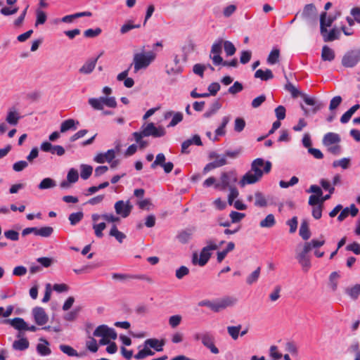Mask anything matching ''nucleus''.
Listing matches in <instances>:
<instances>
[{
  "instance_id": "obj_1",
  "label": "nucleus",
  "mask_w": 360,
  "mask_h": 360,
  "mask_svg": "<svg viewBox=\"0 0 360 360\" xmlns=\"http://www.w3.org/2000/svg\"><path fill=\"white\" fill-rule=\"evenodd\" d=\"M238 300L237 298L231 296H226L215 301H210L204 300L198 302L200 307H207L214 312H219L226 307L233 306Z\"/></svg>"
},
{
  "instance_id": "obj_2",
  "label": "nucleus",
  "mask_w": 360,
  "mask_h": 360,
  "mask_svg": "<svg viewBox=\"0 0 360 360\" xmlns=\"http://www.w3.org/2000/svg\"><path fill=\"white\" fill-rule=\"evenodd\" d=\"M155 55L152 51L147 53H137L134 55L133 63L129 65H134V72L142 69L147 68L151 62L155 59Z\"/></svg>"
},
{
  "instance_id": "obj_3",
  "label": "nucleus",
  "mask_w": 360,
  "mask_h": 360,
  "mask_svg": "<svg viewBox=\"0 0 360 360\" xmlns=\"http://www.w3.org/2000/svg\"><path fill=\"white\" fill-rule=\"evenodd\" d=\"M221 182L214 184L216 188L224 191L227 188L234 187L235 183L238 181L237 174L234 171L222 172L220 177Z\"/></svg>"
},
{
  "instance_id": "obj_4",
  "label": "nucleus",
  "mask_w": 360,
  "mask_h": 360,
  "mask_svg": "<svg viewBox=\"0 0 360 360\" xmlns=\"http://www.w3.org/2000/svg\"><path fill=\"white\" fill-rule=\"evenodd\" d=\"M271 169V163L269 161L264 162L262 158H257L251 164L252 173L261 179L264 173H269Z\"/></svg>"
},
{
  "instance_id": "obj_5",
  "label": "nucleus",
  "mask_w": 360,
  "mask_h": 360,
  "mask_svg": "<svg viewBox=\"0 0 360 360\" xmlns=\"http://www.w3.org/2000/svg\"><path fill=\"white\" fill-rule=\"evenodd\" d=\"M3 323L9 324L17 330H29L35 332L37 328L35 326H28L22 318L15 317L14 319H8L2 321Z\"/></svg>"
},
{
  "instance_id": "obj_6",
  "label": "nucleus",
  "mask_w": 360,
  "mask_h": 360,
  "mask_svg": "<svg viewBox=\"0 0 360 360\" xmlns=\"http://www.w3.org/2000/svg\"><path fill=\"white\" fill-rule=\"evenodd\" d=\"M360 61V49L347 51L342 58V65L345 68H353Z\"/></svg>"
},
{
  "instance_id": "obj_7",
  "label": "nucleus",
  "mask_w": 360,
  "mask_h": 360,
  "mask_svg": "<svg viewBox=\"0 0 360 360\" xmlns=\"http://www.w3.org/2000/svg\"><path fill=\"white\" fill-rule=\"evenodd\" d=\"M143 129V134L147 136H153L154 138L162 137L165 135L166 131L163 127H156L153 122L148 123L146 125L143 124L141 127Z\"/></svg>"
},
{
  "instance_id": "obj_8",
  "label": "nucleus",
  "mask_w": 360,
  "mask_h": 360,
  "mask_svg": "<svg viewBox=\"0 0 360 360\" xmlns=\"http://www.w3.org/2000/svg\"><path fill=\"white\" fill-rule=\"evenodd\" d=\"M223 39H218L212 46L210 58L212 59L214 65H219L223 62L221 56L222 52Z\"/></svg>"
},
{
  "instance_id": "obj_9",
  "label": "nucleus",
  "mask_w": 360,
  "mask_h": 360,
  "mask_svg": "<svg viewBox=\"0 0 360 360\" xmlns=\"http://www.w3.org/2000/svg\"><path fill=\"white\" fill-rule=\"evenodd\" d=\"M341 15V11H338L333 15L327 18V13L323 11L320 15V32H326V28L332 25L333 22Z\"/></svg>"
},
{
  "instance_id": "obj_10",
  "label": "nucleus",
  "mask_w": 360,
  "mask_h": 360,
  "mask_svg": "<svg viewBox=\"0 0 360 360\" xmlns=\"http://www.w3.org/2000/svg\"><path fill=\"white\" fill-rule=\"evenodd\" d=\"M299 12L301 18L307 22H311L316 20L317 9L314 4H306L303 10Z\"/></svg>"
},
{
  "instance_id": "obj_11",
  "label": "nucleus",
  "mask_w": 360,
  "mask_h": 360,
  "mask_svg": "<svg viewBox=\"0 0 360 360\" xmlns=\"http://www.w3.org/2000/svg\"><path fill=\"white\" fill-rule=\"evenodd\" d=\"M115 210L117 214L120 215L123 218L127 217L132 209L133 205L129 200L124 202V200H118L115 204Z\"/></svg>"
},
{
  "instance_id": "obj_12",
  "label": "nucleus",
  "mask_w": 360,
  "mask_h": 360,
  "mask_svg": "<svg viewBox=\"0 0 360 360\" xmlns=\"http://www.w3.org/2000/svg\"><path fill=\"white\" fill-rule=\"evenodd\" d=\"M309 248H303L302 250L296 255V259L304 272H307L311 266L310 257L308 256Z\"/></svg>"
},
{
  "instance_id": "obj_13",
  "label": "nucleus",
  "mask_w": 360,
  "mask_h": 360,
  "mask_svg": "<svg viewBox=\"0 0 360 360\" xmlns=\"http://www.w3.org/2000/svg\"><path fill=\"white\" fill-rule=\"evenodd\" d=\"M34 322L38 326H44L49 321V316L44 308L41 307H35L32 311Z\"/></svg>"
},
{
  "instance_id": "obj_14",
  "label": "nucleus",
  "mask_w": 360,
  "mask_h": 360,
  "mask_svg": "<svg viewBox=\"0 0 360 360\" xmlns=\"http://www.w3.org/2000/svg\"><path fill=\"white\" fill-rule=\"evenodd\" d=\"M202 344L209 349L212 354L219 353V349L214 345V337L210 332L203 333V340Z\"/></svg>"
},
{
  "instance_id": "obj_15",
  "label": "nucleus",
  "mask_w": 360,
  "mask_h": 360,
  "mask_svg": "<svg viewBox=\"0 0 360 360\" xmlns=\"http://www.w3.org/2000/svg\"><path fill=\"white\" fill-rule=\"evenodd\" d=\"M211 257V253L206 248H203L200 253V258L198 260V255L196 253L193 255L192 262L195 264H198L200 266H205L209 261Z\"/></svg>"
},
{
  "instance_id": "obj_16",
  "label": "nucleus",
  "mask_w": 360,
  "mask_h": 360,
  "mask_svg": "<svg viewBox=\"0 0 360 360\" xmlns=\"http://www.w3.org/2000/svg\"><path fill=\"white\" fill-rule=\"evenodd\" d=\"M341 141L340 136L338 134L334 132H328L326 133L323 138L322 142L323 144L328 147L333 144L340 143Z\"/></svg>"
},
{
  "instance_id": "obj_17",
  "label": "nucleus",
  "mask_w": 360,
  "mask_h": 360,
  "mask_svg": "<svg viewBox=\"0 0 360 360\" xmlns=\"http://www.w3.org/2000/svg\"><path fill=\"white\" fill-rule=\"evenodd\" d=\"M103 52L101 53L97 58L89 60L86 61L79 70V72L82 74H90L94 70L98 58L102 56Z\"/></svg>"
},
{
  "instance_id": "obj_18",
  "label": "nucleus",
  "mask_w": 360,
  "mask_h": 360,
  "mask_svg": "<svg viewBox=\"0 0 360 360\" xmlns=\"http://www.w3.org/2000/svg\"><path fill=\"white\" fill-rule=\"evenodd\" d=\"M20 119L21 116L14 108H9L6 117L7 123L11 126H16Z\"/></svg>"
},
{
  "instance_id": "obj_19",
  "label": "nucleus",
  "mask_w": 360,
  "mask_h": 360,
  "mask_svg": "<svg viewBox=\"0 0 360 360\" xmlns=\"http://www.w3.org/2000/svg\"><path fill=\"white\" fill-rule=\"evenodd\" d=\"M108 97L101 96L99 98H91L89 99V104L96 110H101L103 106L105 105L106 101Z\"/></svg>"
},
{
  "instance_id": "obj_20",
  "label": "nucleus",
  "mask_w": 360,
  "mask_h": 360,
  "mask_svg": "<svg viewBox=\"0 0 360 360\" xmlns=\"http://www.w3.org/2000/svg\"><path fill=\"white\" fill-rule=\"evenodd\" d=\"M226 164H228L227 160L224 158H220L219 160H215L214 161L207 164L203 168L202 172L204 174H205L215 168L226 165Z\"/></svg>"
},
{
  "instance_id": "obj_21",
  "label": "nucleus",
  "mask_w": 360,
  "mask_h": 360,
  "mask_svg": "<svg viewBox=\"0 0 360 360\" xmlns=\"http://www.w3.org/2000/svg\"><path fill=\"white\" fill-rule=\"evenodd\" d=\"M325 42L333 41L338 39L340 37V31L337 28H333L329 32L326 29V32H321Z\"/></svg>"
},
{
  "instance_id": "obj_22",
  "label": "nucleus",
  "mask_w": 360,
  "mask_h": 360,
  "mask_svg": "<svg viewBox=\"0 0 360 360\" xmlns=\"http://www.w3.org/2000/svg\"><path fill=\"white\" fill-rule=\"evenodd\" d=\"M261 179L257 177L255 174L252 173V171L248 172L241 179L239 184L241 187L245 186L246 184H253L259 181Z\"/></svg>"
},
{
  "instance_id": "obj_23",
  "label": "nucleus",
  "mask_w": 360,
  "mask_h": 360,
  "mask_svg": "<svg viewBox=\"0 0 360 360\" xmlns=\"http://www.w3.org/2000/svg\"><path fill=\"white\" fill-rule=\"evenodd\" d=\"M164 345V340L160 341L155 338L147 339L144 342L145 346H149V347L154 349L157 352H162L163 350Z\"/></svg>"
},
{
  "instance_id": "obj_24",
  "label": "nucleus",
  "mask_w": 360,
  "mask_h": 360,
  "mask_svg": "<svg viewBox=\"0 0 360 360\" xmlns=\"http://www.w3.org/2000/svg\"><path fill=\"white\" fill-rule=\"evenodd\" d=\"M345 293L352 300H356L360 295V284H356L353 286H349L345 288Z\"/></svg>"
},
{
  "instance_id": "obj_25",
  "label": "nucleus",
  "mask_w": 360,
  "mask_h": 360,
  "mask_svg": "<svg viewBox=\"0 0 360 360\" xmlns=\"http://www.w3.org/2000/svg\"><path fill=\"white\" fill-rule=\"evenodd\" d=\"M335 51L329 46L325 45L321 51V59L323 61H333L335 59Z\"/></svg>"
},
{
  "instance_id": "obj_26",
  "label": "nucleus",
  "mask_w": 360,
  "mask_h": 360,
  "mask_svg": "<svg viewBox=\"0 0 360 360\" xmlns=\"http://www.w3.org/2000/svg\"><path fill=\"white\" fill-rule=\"evenodd\" d=\"M255 77L259 78L262 81H268L274 78V74L270 69H266L264 71L259 69L255 72Z\"/></svg>"
},
{
  "instance_id": "obj_27",
  "label": "nucleus",
  "mask_w": 360,
  "mask_h": 360,
  "mask_svg": "<svg viewBox=\"0 0 360 360\" xmlns=\"http://www.w3.org/2000/svg\"><path fill=\"white\" fill-rule=\"evenodd\" d=\"M299 234L301 236V238L304 240H307L310 236H311V231L309 228V224L307 220H302L300 230H299Z\"/></svg>"
},
{
  "instance_id": "obj_28",
  "label": "nucleus",
  "mask_w": 360,
  "mask_h": 360,
  "mask_svg": "<svg viewBox=\"0 0 360 360\" xmlns=\"http://www.w3.org/2000/svg\"><path fill=\"white\" fill-rule=\"evenodd\" d=\"M30 346V342L27 338H21L15 340L13 342L12 347L13 349L17 351H25Z\"/></svg>"
},
{
  "instance_id": "obj_29",
  "label": "nucleus",
  "mask_w": 360,
  "mask_h": 360,
  "mask_svg": "<svg viewBox=\"0 0 360 360\" xmlns=\"http://www.w3.org/2000/svg\"><path fill=\"white\" fill-rule=\"evenodd\" d=\"M76 124H78L79 122L78 121L76 122L73 119H68L61 123L60 131L61 133H64L70 129H77V127L75 126Z\"/></svg>"
},
{
  "instance_id": "obj_30",
  "label": "nucleus",
  "mask_w": 360,
  "mask_h": 360,
  "mask_svg": "<svg viewBox=\"0 0 360 360\" xmlns=\"http://www.w3.org/2000/svg\"><path fill=\"white\" fill-rule=\"evenodd\" d=\"M193 231V229L182 230L178 233L176 238L181 243L186 244L190 240Z\"/></svg>"
},
{
  "instance_id": "obj_31",
  "label": "nucleus",
  "mask_w": 360,
  "mask_h": 360,
  "mask_svg": "<svg viewBox=\"0 0 360 360\" xmlns=\"http://www.w3.org/2000/svg\"><path fill=\"white\" fill-rule=\"evenodd\" d=\"M112 278L115 280L124 281L127 278H139V279H145L148 282H151V279L148 277H145L144 276H131L128 274H122L118 273H114L112 275Z\"/></svg>"
},
{
  "instance_id": "obj_32",
  "label": "nucleus",
  "mask_w": 360,
  "mask_h": 360,
  "mask_svg": "<svg viewBox=\"0 0 360 360\" xmlns=\"http://www.w3.org/2000/svg\"><path fill=\"white\" fill-rule=\"evenodd\" d=\"M323 236H321V238H323ZM325 244V240H317V239H312L310 242H306L304 244L303 248H309V252L313 249H317L321 246H323Z\"/></svg>"
},
{
  "instance_id": "obj_33",
  "label": "nucleus",
  "mask_w": 360,
  "mask_h": 360,
  "mask_svg": "<svg viewBox=\"0 0 360 360\" xmlns=\"http://www.w3.org/2000/svg\"><path fill=\"white\" fill-rule=\"evenodd\" d=\"M109 235L110 236L115 237V239L120 243H122L123 242V240L127 238L126 235L124 233L120 231L117 229V226L115 224L112 225V226L110 231Z\"/></svg>"
},
{
  "instance_id": "obj_34",
  "label": "nucleus",
  "mask_w": 360,
  "mask_h": 360,
  "mask_svg": "<svg viewBox=\"0 0 360 360\" xmlns=\"http://www.w3.org/2000/svg\"><path fill=\"white\" fill-rule=\"evenodd\" d=\"M44 341V344H38L37 346V351L41 356H48L51 353V349L48 347L49 342L46 340L41 339Z\"/></svg>"
},
{
  "instance_id": "obj_35",
  "label": "nucleus",
  "mask_w": 360,
  "mask_h": 360,
  "mask_svg": "<svg viewBox=\"0 0 360 360\" xmlns=\"http://www.w3.org/2000/svg\"><path fill=\"white\" fill-rule=\"evenodd\" d=\"M47 20V15L45 11L41 9L37 8L36 10V21L34 26L37 27L40 25H43Z\"/></svg>"
},
{
  "instance_id": "obj_36",
  "label": "nucleus",
  "mask_w": 360,
  "mask_h": 360,
  "mask_svg": "<svg viewBox=\"0 0 360 360\" xmlns=\"http://www.w3.org/2000/svg\"><path fill=\"white\" fill-rule=\"evenodd\" d=\"M276 224V220L274 214H268L264 219L259 222V226L262 228H271Z\"/></svg>"
},
{
  "instance_id": "obj_37",
  "label": "nucleus",
  "mask_w": 360,
  "mask_h": 360,
  "mask_svg": "<svg viewBox=\"0 0 360 360\" xmlns=\"http://www.w3.org/2000/svg\"><path fill=\"white\" fill-rule=\"evenodd\" d=\"M155 352L150 349L149 346L144 345L143 349L134 355V358L136 359H143L148 356H153Z\"/></svg>"
},
{
  "instance_id": "obj_38",
  "label": "nucleus",
  "mask_w": 360,
  "mask_h": 360,
  "mask_svg": "<svg viewBox=\"0 0 360 360\" xmlns=\"http://www.w3.org/2000/svg\"><path fill=\"white\" fill-rule=\"evenodd\" d=\"M56 186V181L51 178L44 179L38 185L39 189L44 190L53 188Z\"/></svg>"
},
{
  "instance_id": "obj_39",
  "label": "nucleus",
  "mask_w": 360,
  "mask_h": 360,
  "mask_svg": "<svg viewBox=\"0 0 360 360\" xmlns=\"http://www.w3.org/2000/svg\"><path fill=\"white\" fill-rule=\"evenodd\" d=\"M255 205L259 207H264L267 205V201L264 196L263 193L260 191H257L255 193Z\"/></svg>"
},
{
  "instance_id": "obj_40",
  "label": "nucleus",
  "mask_w": 360,
  "mask_h": 360,
  "mask_svg": "<svg viewBox=\"0 0 360 360\" xmlns=\"http://www.w3.org/2000/svg\"><path fill=\"white\" fill-rule=\"evenodd\" d=\"M230 121V116H225L222 118L220 126L215 130L217 136H224L226 134L225 128Z\"/></svg>"
},
{
  "instance_id": "obj_41",
  "label": "nucleus",
  "mask_w": 360,
  "mask_h": 360,
  "mask_svg": "<svg viewBox=\"0 0 360 360\" xmlns=\"http://www.w3.org/2000/svg\"><path fill=\"white\" fill-rule=\"evenodd\" d=\"M141 25L140 24H133L132 20H128L124 23L120 28V33L122 34H124L131 30L132 29L135 28H140Z\"/></svg>"
},
{
  "instance_id": "obj_42",
  "label": "nucleus",
  "mask_w": 360,
  "mask_h": 360,
  "mask_svg": "<svg viewBox=\"0 0 360 360\" xmlns=\"http://www.w3.org/2000/svg\"><path fill=\"white\" fill-rule=\"evenodd\" d=\"M223 46L227 56H231L235 54L236 49L231 41L223 39Z\"/></svg>"
},
{
  "instance_id": "obj_43",
  "label": "nucleus",
  "mask_w": 360,
  "mask_h": 360,
  "mask_svg": "<svg viewBox=\"0 0 360 360\" xmlns=\"http://www.w3.org/2000/svg\"><path fill=\"white\" fill-rule=\"evenodd\" d=\"M53 233V229L51 226H43L37 228V236L44 238L50 237Z\"/></svg>"
},
{
  "instance_id": "obj_44",
  "label": "nucleus",
  "mask_w": 360,
  "mask_h": 360,
  "mask_svg": "<svg viewBox=\"0 0 360 360\" xmlns=\"http://www.w3.org/2000/svg\"><path fill=\"white\" fill-rule=\"evenodd\" d=\"M84 217L82 212H73L69 215L68 219L72 226H75L78 224Z\"/></svg>"
},
{
  "instance_id": "obj_45",
  "label": "nucleus",
  "mask_w": 360,
  "mask_h": 360,
  "mask_svg": "<svg viewBox=\"0 0 360 360\" xmlns=\"http://www.w3.org/2000/svg\"><path fill=\"white\" fill-rule=\"evenodd\" d=\"M280 51L278 49H274L267 58V63L270 65L276 64L279 59Z\"/></svg>"
},
{
  "instance_id": "obj_46",
  "label": "nucleus",
  "mask_w": 360,
  "mask_h": 360,
  "mask_svg": "<svg viewBox=\"0 0 360 360\" xmlns=\"http://www.w3.org/2000/svg\"><path fill=\"white\" fill-rule=\"evenodd\" d=\"M261 271V267H257L252 274H250L246 278V283L248 285H252L257 282Z\"/></svg>"
},
{
  "instance_id": "obj_47",
  "label": "nucleus",
  "mask_w": 360,
  "mask_h": 360,
  "mask_svg": "<svg viewBox=\"0 0 360 360\" xmlns=\"http://www.w3.org/2000/svg\"><path fill=\"white\" fill-rule=\"evenodd\" d=\"M221 107V103L218 100L215 101L212 105L209 110L204 113V117L208 118L215 114Z\"/></svg>"
},
{
  "instance_id": "obj_48",
  "label": "nucleus",
  "mask_w": 360,
  "mask_h": 360,
  "mask_svg": "<svg viewBox=\"0 0 360 360\" xmlns=\"http://www.w3.org/2000/svg\"><path fill=\"white\" fill-rule=\"evenodd\" d=\"M285 79L287 80V83L285 85V90L288 91L289 92H290L291 94V96L293 97V98H297L300 94V91H298L296 87L291 83L288 81V78L287 77L286 75H285Z\"/></svg>"
},
{
  "instance_id": "obj_49",
  "label": "nucleus",
  "mask_w": 360,
  "mask_h": 360,
  "mask_svg": "<svg viewBox=\"0 0 360 360\" xmlns=\"http://www.w3.org/2000/svg\"><path fill=\"white\" fill-rule=\"evenodd\" d=\"M93 172V167L88 165H81V177L82 179L86 180L88 179Z\"/></svg>"
},
{
  "instance_id": "obj_50",
  "label": "nucleus",
  "mask_w": 360,
  "mask_h": 360,
  "mask_svg": "<svg viewBox=\"0 0 360 360\" xmlns=\"http://www.w3.org/2000/svg\"><path fill=\"white\" fill-rule=\"evenodd\" d=\"M60 349L69 356H81V355L78 354L77 352L73 349L72 347L66 345H60Z\"/></svg>"
},
{
  "instance_id": "obj_51",
  "label": "nucleus",
  "mask_w": 360,
  "mask_h": 360,
  "mask_svg": "<svg viewBox=\"0 0 360 360\" xmlns=\"http://www.w3.org/2000/svg\"><path fill=\"white\" fill-rule=\"evenodd\" d=\"M242 328L241 325H238L236 326H228L227 331L229 335L234 340H237L239 336L240 330Z\"/></svg>"
},
{
  "instance_id": "obj_52",
  "label": "nucleus",
  "mask_w": 360,
  "mask_h": 360,
  "mask_svg": "<svg viewBox=\"0 0 360 360\" xmlns=\"http://www.w3.org/2000/svg\"><path fill=\"white\" fill-rule=\"evenodd\" d=\"M350 165V159L347 158H343L338 160H335L333 162V167H341L342 169H346L349 168Z\"/></svg>"
},
{
  "instance_id": "obj_53",
  "label": "nucleus",
  "mask_w": 360,
  "mask_h": 360,
  "mask_svg": "<svg viewBox=\"0 0 360 360\" xmlns=\"http://www.w3.org/2000/svg\"><path fill=\"white\" fill-rule=\"evenodd\" d=\"M242 152V149L240 148H236L233 150H227L225 151L224 154L221 158H224L226 160V158H229L231 159H236L239 157Z\"/></svg>"
},
{
  "instance_id": "obj_54",
  "label": "nucleus",
  "mask_w": 360,
  "mask_h": 360,
  "mask_svg": "<svg viewBox=\"0 0 360 360\" xmlns=\"http://www.w3.org/2000/svg\"><path fill=\"white\" fill-rule=\"evenodd\" d=\"M105 227H106V224L104 222H101L99 224H94L93 225V229L94 230L95 235L96 236V237H98V238L103 237V231L105 229Z\"/></svg>"
},
{
  "instance_id": "obj_55",
  "label": "nucleus",
  "mask_w": 360,
  "mask_h": 360,
  "mask_svg": "<svg viewBox=\"0 0 360 360\" xmlns=\"http://www.w3.org/2000/svg\"><path fill=\"white\" fill-rule=\"evenodd\" d=\"M79 174L77 169L72 168L69 170L67 175V180L69 183L74 184L78 181Z\"/></svg>"
},
{
  "instance_id": "obj_56",
  "label": "nucleus",
  "mask_w": 360,
  "mask_h": 360,
  "mask_svg": "<svg viewBox=\"0 0 360 360\" xmlns=\"http://www.w3.org/2000/svg\"><path fill=\"white\" fill-rule=\"evenodd\" d=\"M102 32L100 27L96 29H88L84 32V36L87 38H94L98 36Z\"/></svg>"
},
{
  "instance_id": "obj_57",
  "label": "nucleus",
  "mask_w": 360,
  "mask_h": 360,
  "mask_svg": "<svg viewBox=\"0 0 360 360\" xmlns=\"http://www.w3.org/2000/svg\"><path fill=\"white\" fill-rule=\"evenodd\" d=\"M86 348L91 352H96L98 349L97 341L94 338H90V340L86 342Z\"/></svg>"
},
{
  "instance_id": "obj_58",
  "label": "nucleus",
  "mask_w": 360,
  "mask_h": 360,
  "mask_svg": "<svg viewBox=\"0 0 360 360\" xmlns=\"http://www.w3.org/2000/svg\"><path fill=\"white\" fill-rule=\"evenodd\" d=\"M183 120V114L181 112L174 113L173 117L168 124V127H173L181 122Z\"/></svg>"
},
{
  "instance_id": "obj_59",
  "label": "nucleus",
  "mask_w": 360,
  "mask_h": 360,
  "mask_svg": "<svg viewBox=\"0 0 360 360\" xmlns=\"http://www.w3.org/2000/svg\"><path fill=\"white\" fill-rule=\"evenodd\" d=\"M245 127V121L243 118L237 117L235 120L234 130L236 132H241Z\"/></svg>"
},
{
  "instance_id": "obj_60",
  "label": "nucleus",
  "mask_w": 360,
  "mask_h": 360,
  "mask_svg": "<svg viewBox=\"0 0 360 360\" xmlns=\"http://www.w3.org/2000/svg\"><path fill=\"white\" fill-rule=\"evenodd\" d=\"M243 89V84L239 82H235L228 89V92L231 94H236L240 92Z\"/></svg>"
},
{
  "instance_id": "obj_61",
  "label": "nucleus",
  "mask_w": 360,
  "mask_h": 360,
  "mask_svg": "<svg viewBox=\"0 0 360 360\" xmlns=\"http://www.w3.org/2000/svg\"><path fill=\"white\" fill-rule=\"evenodd\" d=\"M4 236L6 238L12 241H17L19 240V233L15 230L6 231L4 232Z\"/></svg>"
},
{
  "instance_id": "obj_62",
  "label": "nucleus",
  "mask_w": 360,
  "mask_h": 360,
  "mask_svg": "<svg viewBox=\"0 0 360 360\" xmlns=\"http://www.w3.org/2000/svg\"><path fill=\"white\" fill-rule=\"evenodd\" d=\"M285 112H286L285 108L283 105H278L275 109L276 117H277V119L278 120H283L285 119Z\"/></svg>"
},
{
  "instance_id": "obj_63",
  "label": "nucleus",
  "mask_w": 360,
  "mask_h": 360,
  "mask_svg": "<svg viewBox=\"0 0 360 360\" xmlns=\"http://www.w3.org/2000/svg\"><path fill=\"white\" fill-rule=\"evenodd\" d=\"M188 274L189 269L185 266H181L178 269L176 270L175 275L178 279H181Z\"/></svg>"
},
{
  "instance_id": "obj_64",
  "label": "nucleus",
  "mask_w": 360,
  "mask_h": 360,
  "mask_svg": "<svg viewBox=\"0 0 360 360\" xmlns=\"http://www.w3.org/2000/svg\"><path fill=\"white\" fill-rule=\"evenodd\" d=\"M345 249L347 251L353 252L355 255L360 254V244L357 242H353L352 243L347 245Z\"/></svg>"
}]
</instances>
